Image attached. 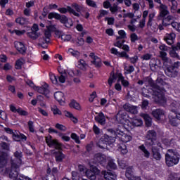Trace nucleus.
I'll return each instance as SVG.
<instances>
[{
	"instance_id": "nucleus-52",
	"label": "nucleus",
	"mask_w": 180,
	"mask_h": 180,
	"mask_svg": "<svg viewBox=\"0 0 180 180\" xmlns=\"http://www.w3.org/2000/svg\"><path fill=\"white\" fill-rule=\"evenodd\" d=\"M13 139L15 141H26L27 138L23 136H13Z\"/></svg>"
},
{
	"instance_id": "nucleus-59",
	"label": "nucleus",
	"mask_w": 180,
	"mask_h": 180,
	"mask_svg": "<svg viewBox=\"0 0 180 180\" xmlns=\"http://www.w3.org/2000/svg\"><path fill=\"white\" fill-rule=\"evenodd\" d=\"M110 11L112 13H116V12L119 11V7H117V4H114L112 6H110Z\"/></svg>"
},
{
	"instance_id": "nucleus-58",
	"label": "nucleus",
	"mask_w": 180,
	"mask_h": 180,
	"mask_svg": "<svg viewBox=\"0 0 180 180\" xmlns=\"http://www.w3.org/2000/svg\"><path fill=\"white\" fill-rule=\"evenodd\" d=\"M28 129L31 133H34V124L32 121L28 122Z\"/></svg>"
},
{
	"instance_id": "nucleus-21",
	"label": "nucleus",
	"mask_w": 180,
	"mask_h": 180,
	"mask_svg": "<svg viewBox=\"0 0 180 180\" xmlns=\"http://www.w3.org/2000/svg\"><path fill=\"white\" fill-rule=\"evenodd\" d=\"M51 154L55 157L56 162H63V159L65 158V155H64L60 151L51 150Z\"/></svg>"
},
{
	"instance_id": "nucleus-36",
	"label": "nucleus",
	"mask_w": 180,
	"mask_h": 180,
	"mask_svg": "<svg viewBox=\"0 0 180 180\" xmlns=\"http://www.w3.org/2000/svg\"><path fill=\"white\" fill-rule=\"evenodd\" d=\"M76 67L80 70H85V68H86V63H85V60H79L76 63Z\"/></svg>"
},
{
	"instance_id": "nucleus-23",
	"label": "nucleus",
	"mask_w": 180,
	"mask_h": 180,
	"mask_svg": "<svg viewBox=\"0 0 180 180\" xmlns=\"http://www.w3.org/2000/svg\"><path fill=\"white\" fill-rule=\"evenodd\" d=\"M175 33H170V34H167L164 38V39L166 41V43H167L169 46L171 44H174V40H175Z\"/></svg>"
},
{
	"instance_id": "nucleus-24",
	"label": "nucleus",
	"mask_w": 180,
	"mask_h": 180,
	"mask_svg": "<svg viewBox=\"0 0 180 180\" xmlns=\"http://www.w3.org/2000/svg\"><path fill=\"white\" fill-rule=\"evenodd\" d=\"M10 110L13 112V113H19V115H21L22 116H26L27 115V112L22 110L21 108H16L15 105H10Z\"/></svg>"
},
{
	"instance_id": "nucleus-48",
	"label": "nucleus",
	"mask_w": 180,
	"mask_h": 180,
	"mask_svg": "<svg viewBox=\"0 0 180 180\" xmlns=\"http://www.w3.org/2000/svg\"><path fill=\"white\" fill-rule=\"evenodd\" d=\"M176 9H178V3L176 1L172 2V6L170 11L172 13H176Z\"/></svg>"
},
{
	"instance_id": "nucleus-53",
	"label": "nucleus",
	"mask_w": 180,
	"mask_h": 180,
	"mask_svg": "<svg viewBox=\"0 0 180 180\" xmlns=\"http://www.w3.org/2000/svg\"><path fill=\"white\" fill-rule=\"evenodd\" d=\"M167 20L168 22H169V20H174V16H172L171 15H167V17L165 20H163V21H162L163 26H168V25H170L169 23L165 22H167Z\"/></svg>"
},
{
	"instance_id": "nucleus-47",
	"label": "nucleus",
	"mask_w": 180,
	"mask_h": 180,
	"mask_svg": "<svg viewBox=\"0 0 180 180\" xmlns=\"http://www.w3.org/2000/svg\"><path fill=\"white\" fill-rule=\"evenodd\" d=\"M4 131H6L7 134H12V136H19V131H13L11 128H4Z\"/></svg>"
},
{
	"instance_id": "nucleus-15",
	"label": "nucleus",
	"mask_w": 180,
	"mask_h": 180,
	"mask_svg": "<svg viewBox=\"0 0 180 180\" xmlns=\"http://www.w3.org/2000/svg\"><path fill=\"white\" fill-rule=\"evenodd\" d=\"M89 57L91 58L92 64L96 65V67H101V65H102V60L99 57L95 56V53H91Z\"/></svg>"
},
{
	"instance_id": "nucleus-39",
	"label": "nucleus",
	"mask_w": 180,
	"mask_h": 180,
	"mask_svg": "<svg viewBox=\"0 0 180 180\" xmlns=\"http://www.w3.org/2000/svg\"><path fill=\"white\" fill-rule=\"evenodd\" d=\"M8 32L11 34H14V33L17 35V36H22L23 34H25V33H26V30H9Z\"/></svg>"
},
{
	"instance_id": "nucleus-35",
	"label": "nucleus",
	"mask_w": 180,
	"mask_h": 180,
	"mask_svg": "<svg viewBox=\"0 0 180 180\" xmlns=\"http://www.w3.org/2000/svg\"><path fill=\"white\" fill-rule=\"evenodd\" d=\"M117 78V75L116 76V75H115V72H111L110 75V77L108 79V84L110 86H112V84L114 83V82H116V79Z\"/></svg>"
},
{
	"instance_id": "nucleus-9",
	"label": "nucleus",
	"mask_w": 180,
	"mask_h": 180,
	"mask_svg": "<svg viewBox=\"0 0 180 180\" xmlns=\"http://www.w3.org/2000/svg\"><path fill=\"white\" fill-rule=\"evenodd\" d=\"M32 32L27 33V36L32 39V40H36V39H39L40 37V33L39 32V25L37 24H34L32 29Z\"/></svg>"
},
{
	"instance_id": "nucleus-11",
	"label": "nucleus",
	"mask_w": 180,
	"mask_h": 180,
	"mask_svg": "<svg viewBox=\"0 0 180 180\" xmlns=\"http://www.w3.org/2000/svg\"><path fill=\"white\" fill-rule=\"evenodd\" d=\"M54 98L62 106L65 105V96H64V93L57 91L54 94Z\"/></svg>"
},
{
	"instance_id": "nucleus-57",
	"label": "nucleus",
	"mask_w": 180,
	"mask_h": 180,
	"mask_svg": "<svg viewBox=\"0 0 180 180\" xmlns=\"http://www.w3.org/2000/svg\"><path fill=\"white\" fill-rule=\"evenodd\" d=\"M152 58H153V55L150 53H146L141 57V60H143L146 61L148 60H151Z\"/></svg>"
},
{
	"instance_id": "nucleus-44",
	"label": "nucleus",
	"mask_w": 180,
	"mask_h": 180,
	"mask_svg": "<svg viewBox=\"0 0 180 180\" xmlns=\"http://www.w3.org/2000/svg\"><path fill=\"white\" fill-rule=\"evenodd\" d=\"M1 150H5L6 151H9V145L5 142H2L1 143H0V153H5L2 151Z\"/></svg>"
},
{
	"instance_id": "nucleus-3",
	"label": "nucleus",
	"mask_w": 180,
	"mask_h": 180,
	"mask_svg": "<svg viewBox=\"0 0 180 180\" xmlns=\"http://www.w3.org/2000/svg\"><path fill=\"white\" fill-rule=\"evenodd\" d=\"M153 95L155 96V99L156 102L158 103H165L166 99L164 96V94H165V90L162 89V87H160L158 85H155L153 87Z\"/></svg>"
},
{
	"instance_id": "nucleus-55",
	"label": "nucleus",
	"mask_w": 180,
	"mask_h": 180,
	"mask_svg": "<svg viewBox=\"0 0 180 180\" xmlns=\"http://www.w3.org/2000/svg\"><path fill=\"white\" fill-rule=\"evenodd\" d=\"M14 155H15V158L18 160V164H21L22 163V160H20V158H22V152L21 151H16L14 153Z\"/></svg>"
},
{
	"instance_id": "nucleus-46",
	"label": "nucleus",
	"mask_w": 180,
	"mask_h": 180,
	"mask_svg": "<svg viewBox=\"0 0 180 180\" xmlns=\"http://www.w3.org/2000/svg\"><path fill=\"white\" fill-rule=\"evenodd\" d=\"M15 22L18 23V25H26V23H27V20L23 17H19L15 19Z\"/></svg>"
},
{
	"instance_id": "nucleus-18",
	"label": "nucleus",
	"mask_w": 180,
	"mask_h": 180,
	"mask_svg": "<svg viewBox=\"0 0 180 180\" xmlns=\"http://www.w3.org/2000/svg\"><path fill=\"white\" fill-rule=\"evenodd\" d=\"M101 175H103L105 179L106 180H116L117 176L115 174V173L111 172H106L105 170H103L101 172Z\"/></svg>"
},
{
	"instance_id": "nucleus-60",
	"label": "nucleus",
	"mask_w": 180,
	"mask_h": 180,
	"mask_svg": "<svg viewBox=\"0 0 180 180\" xmlns=\"http://www.w3.org/2000/svg\"><path fill=\"white\" fill-rule=\"evenodd\" d=\"M42 180H56V176L54 174H49L42 177Z\"/></svg>"
},
{
	"instance_id": "nucleus-32",
	"label": "nucleus",
	"mask_w": 180,
	"mask_h": 180,
	"mask_svg": "<svg viewBox=\"0 0 180 180\" xmlns=\"http://www.w3.org/2000/svg\"><path fill=\"white\" fill-rule=\"evenodd\" d=\"M64 113H65V116L66 117H69V119H70V120H72L73 123H78V119L74 117V115H72V113L68 111H65Z\"/></svg>"
},
{
	"instance_id": "nucleus-19",
	"label": "nucleus",
	"mask_w": 180,
	"mask_h": 180,
	"mask_svg": "<svg viewBox=\"0 0 180 180\" xmlns=\"http://www.w3.org/2000/svg\"><path fill=\"white\" fill-rule=\"evenodd\" d=\"M14 46L16 50H18V51L21 54H25V53H26V46L23 43L20 41H15L14 43Z\"/></svg>"
},
{
	"instance_id": "nucleus-54",
	"label": "nucleus",
	"mask_w": 180,
	"mask_h": 180,
	"mask_svg": "<svg viewBox=\"0 0 180 180\" xmlns=\"http://www.w3.org/2000/svg\"><path fill=\"white\" fill-rule=\"evenodd\" d=\"M120 140L122 143H129L131 140V136H122Z\"/></svg>"
},
{
	"instance_id": "nucleus-41",
	"label": "nucleus",
	"mask_w": 180,
	"mask_h": 180,
	"mask_svg": "<svg viewBox=\"0 0 180 180\" xmlns=\"http://www.w3.org/2000/svg\"><path fill=\"white\" fill-rule=\"evenodd\" d=\"M155 140V136H146V143L148 144V146H154Z\"/></svg>"
},
{
	"instance_id": "nucleus-30",
	"label": "nucleus",
	"mask_w": 180,
	"mask_h": 180,
	"mask_svg": "<svg viewBox=\"0 0 180 180\" xmlns=\"http://www.w3.org/2000/svg\"><path fill=\"white\" fill-rule=\"evenodd\" d=\"M68 54H70V56H72L73 57H75L76 58H79V56H81V53L78 51L74 50V49L70 48L67 51Z\"/></svg>"
},
{
	"instance_id": "nucleus-63",
	"label": "nucleus",
	"mask_w": 180,
	"mask_h": 180,
	"mask_svg": "<svg viewBox=\"0 0 180 180\" xmlns=\"http://www.w3.org/2000/svg\"><path fill=\"white\" fill-rule=\"evenodd\" d=\"M124 43V41H117L114 43V46L115 47H118V49H122L123 44Z\"/></svg>"
},
{
	"instance_id": "nucleus-43",
	"label": "nucleus",
	"mask_w": 180,
	"mask_h": 180,
	"mask_svg": "<svg viewBox=\"0 0 180 180\" xmlns=\"http://www.w3.org/2000/svg\"><path fill=\"white\" fill-rule=\"evenodd\" d=\"M143 119L145 120V123L148 127H150L151 126V117H150L149 115L143 114Z\"/></svg>"
},
{
	"instance_id": "nucleus-64",
	"label": "nucleus",
	"mask_w": 180,
	"mask_h": 180,
	"mask_svg": "<svg viewBox=\"0 0 180 180\" xmlns=\"http://www.w3.org/2000/svg\"><path fill=\"white\" fill-rule=\"evenodd\" d=\"M118 57L120 58H129V55L126 51H122L118 53Z\"/></svg>"
},
{
	"instance_id": "nucleus-50",
	"label": "nucleus",
	"mask_w": 180,
	"mask_h": 180,
	"mask_svg": "<svg viewBox=\"0 0 180 180\" xmlns=\"http://www.w3.org/2000/svg\"><path fill=\"white\" fill-rule=\"evenodd\" d=\"M49 77H50V79H51L52 84H53L54 85H57V84H58V80L57 79V77H56V75L54 74L50 73Z\"/></svg>"
},
{
	"instance_id": "nucleus-26",
	"label": "nucleus",
	"mask_w": 180,
	"mask_h": 180,
	"mask_svg": "<svg viewBox=\"0 0 180 180\" xmlns=\"http://www.w3.org/2000/svg\"><path fill=\"white\" fill-rule=\"evenodd\" d=\"M124 109L127 110V112H130V113H133L136 115L137 113V107L131 105L130 104H125L123 106Z\"/></svg>"
},
{
	"instance_id": "nucleus-37",
	"label": "nucleus",
	"mask_w": 180,
	"mask_h": 180,
	"mask_svg": "<svg viewBox=\"0 0 180 180\" xmlns=\"http://www.w3.org/2000/svg\"><path fill=\"white\" fill-rule=\"evenodd\" d=\"M139 150H142V152L143 153V156L146 158H150V153L147 150V148H146V146H144V145H141V146H139Z\"/></svg>"
},
{
	"instance_id": "nucleus-61",
	"label": "nucleus",
	"mask_w": 180,
	"mask_h": 180,
	"mask_svg": "<svg viewBox=\"0 0 180 180\" xmlns=\"http://www.w3.org/2000/svg\"><path fill=\"white\" fill-rule=\"evenodd\" d=\"M118 34H119L120 39H126V37H127L126 32L123 30L118 31Z\"/></svg>"
},
{
	"instance_id": "nucleus-28",
	"label": "nucleus",
	"mask_w": 180,
	"mask_h": 180,
	"mask_svg": "<svg viewBox=\"0 0 180 180\" xmlns=\"http://www.w3.org/2000/svg\"><path fill=\"white\" fill-rule=\"evenodd\" d=\"M117 78L118 81L122 83V85H123L124 87L129 86L130 85V83H129V81L124 79V77H123V75L122 73H117Z\"/></svg>"
},
{
	"instance_id": "nucleus-49",
	"label": "nucleus",
	"mask_w": 180,
	"mask_h": 180,
	"mask_svg": "<svg viewBox=\"0 0 180 180\" xmlns=\"http://www.w3.org/2000/svg\"><path fill=\"white\" fill-rule=\"evenodd\" d=\"M25 63V60L23 59H18L15 63V68L16 70H20L22 68V65Z\"/></svg>"
},
{
	"instance_id": "nucleus-62",
	"label": "nucleus",
	"mask_w": 180,
	"mask_h": 180,
	"mask_svg": "<svg viewBox=\"0 0 180 180\" xmlns=\"http://www.w3.org/2000/svg\"><path fill=\"white\" fill-rule=\"evenodd\" d=\"M79 171L80 172V175H85V172L86 171V169L83 165H79Z\"/></svg>"
},
{
	"instance_id": "nucleus-1",
	"label": "nucleus",
	"mask_w": 180,
	"mask_h": 180,
	"mask_svg": "<svg viewBox=\"0 0 180 180\" xmlns=\"http://www.w3.org/2000/svg\"><path fill=\"white\" fill-rule=\"evenodd\" d=\"M160 54L162 60L164 61L163 65L165 68V72L166 75L171 77H176V75H178V71H176V68L179 67V62L174 63V65L171 67L172 65V60L167 58V53L160 51Z\"/></svg>"
},
{
	"instance_id": "nucleus-12",
	"label": "nucleus",
	"mask_w": 180,
	"mask_h": 180,
	"mask_svg": "<svg viewBox=\"0 0 180 180\" xmlns=\"http://www.w3.org/2000/svg\"><path fill=\"white\" fill-rule=\"evenodd\" d=\"M58 12H60V13H67L68 12H69V13H71L72 15H74L75 16L79 17V13L76 12V11L74 10L70 6H67V8H64V7L58 8Z\"/></svg>"
},
{
	"instance_id": "nucleus-10",
	"label": "nucleus",
	"mask_w": 180,
	"mask_h": 180,
	"mask_svg": "<svg viewBox=\"0 0 180 180\" xmlns=\"http://www.w3.org/2000/svg\"><path fill=\"white\" fill-rule=\"evenodd\" d=\"M8 153L0 152V172L4 171L6 164H8Z\"/></svg>"
},
{
	"instance_id": "nucleus-29",
	"label": "nucleus",
	"mask_w": 180,
	"mask_h": 180,
	"mask_svg": "<svg viewBox=\"0 0 180 180\" xmlns=\"http://www.w3.org/2000/svg\"><path fill=\"white\" fill-rule=\"evenodd\" d=\"M61 15L60 13H56V12H51L48 14V19H56V20H60Z\"/></svg>"
},
{
	"instance_id": "nucleus-8",
	"label": "nucleus",
	"mask_w": 180,
	"mask_h": 180,
	"mask_svg": "<svg viewBox=\"0 0 180 180\" xmlns=\"http://www.w3.org/2000/svg\"><path fill=\"white\" fill-rule=\"evenodd\" d=\"M169 119L172 126H178V124H180V114H175L174 110L169 114Z\"/></svg>"
},
{
	"instance_id": "nucleus-42",
	"label": "nucleus",
	"mask_w": 180,
	"mask_h": 180,
	"mask_svg": "<svg viewBox=\"0 0 180 180\" xmlns=\"http://www.w3.org/2000/svg\"><path fill=\"white\" fill-rule=\"evenodd\" d=\"M108 133H110V134H112L114 136H123V134H124V133L119 129H117L116 131L113 130V129H108Z\"/></svg>"
},
{
	"instance_id": "nucleus-16",
	"label": "nucleus",
	"mask_w": 180,
	"mask_h": 180,
	"mask_svg": "<svg viewBox=\"0 0 180 180\" xmlns=\"http://www.w3.org/2000/svg\"><path fill=\"white\" fill-rule=\"evenodd\" d=\"M143 124V121L141 119L134 118L131 119L128 123V126L130 129H133L134 127L141 126Z\"/></svg>"
},
{
	"instance_id": "nucleus-25",
	"label": "nucleus",
	"mask_w": 180,
	"mask_h": 180,
	"mask_svg": "<svg viewBox=\"0 0 180 180\" xmlns=\"http://www.w3.org/2000/svg\"><path fill=\"white\" fill-rule=\"evenodd\" d=\"M152 155L154 160H156V161H160L162 158L160 150L155 147L152 148Z\"/></svg>"
},
{
	"instance_id": "nucleus-14",
	"label": "nucleus",
	"mask_w": 180,
	"mask_h": 180,
	"mask_svg": "<svg viewBox=\"0 0 180 180\" xmlns=\"http://www.w3.org/2000/svg\"><path fill=\"white\" fill-rule=\"evenodd\" d=\"M152 114L157 120H164L165 119V112L161 109L153 111Z\"/></svg>"
},
{
	"instance_id": "nucleus-22",
	"label": "nucleus",
	"mask_w": 180,
	"mask_h": 180,
	"mask_svg": "<svg viewBox=\"0 0 180 180\" xmlns=\"http://www.w3.org/2000/svg\"><path fill=\"white\" fill-rule=\"evenodd\" d=\"M172 49L169 51L171 57H173L174 58H178L179 56L178 55L176 51H178V50H180V43L178 42L176 44V46H172Z\"/></svg>"
},
{
	"instance_id": "nucleus-31",
	"label": "nucleus",
	"mask_w": 180,
	"mask_h": 180,
	"mask_svg": "<svg viewBox=\"0 0 180 180\" xmlns=\"http://www.w3.org/2000/svg\"><path fill=\"white\" fill-rule=\"evenodd\" d=\"M84 175H86V176H87L89 179H91V180L96 179V175H95V173L90 169L86 170Z\"/></svg>"
},
{
	"instance_id": "nucleus-34",
	"label": "nucleus",
	"mask_w": 180,
	"mask_h": 180,
	"mask_svg": "<svg viewBox=\"0 0 180 180\" xmlns=\"http://www.w3.org/2000/svg\"><path fill=\"white\" fill-rule=\"evenodd\" d=\"M124 74H131V72H134V67L133 65L127 66V65L124 63Z\"/></svg>"
},
{
	"instance_id": "nucleus-27",
	"label": "nucleus",
	"mask_w": 180,
	"mask_h": 180,
	"mask_svg": "<svg viewBox=\"0 0 180 180\" xmlns=\"http://www.w3.org/2000/svg\"><path fill=\"white\" fill-rule=\"evenodd\" d=\"M95 120L100 123V124H105L106 123V118L103 112H99L98 115L95 117Z\"/></svg>"
},
{
	"instance_id": "nucleus-20",
	"label": "nucleus",
	"mask_w": 180,
	"mask_h": 180,
	"mask_svg": "<svg viewBox=\"0 0 180 180\" xmlns=\"http://www.w3.org/2000/svg\"><path fill=\"white\" fill-rule=\"evenodd\" d=\"M160 16L161 18H165L167 15H169V11H168V6L165 4L160 5Z\"/></svg>"
},
{
	"instance_id": "nucleus-7",
	"label": "nucleus",
	"mask_w": 180,
	"mask_h": 180,
	"mask_svg": "<svg viewBox=\"0 0 180 180\" xmlns=\"http://www.w3.org/2000/svg\"><path fill=\"white\" fill-rule=\"evenodd\" d=\"M46 142L49 147H53L56 150H61L63 145L57 139H53L51 136H46Z\"/></svg>"
},
{
	"instance_id": "nucleus-5",
	"label": "nucleus",
	"mask_w": 180,
	"mask_h": 180,
	"mask_svg": "<svg viewBox=\"0 0 180 180\" xmlns=\"http://www.w3.org/2000/svg\"><path fill=\"white\" fill-rule=\"evenodd\" d=\"M115 141L116 137L115 136H103L99 139L97 146L100 148H108V145L110 146V144H113Z\"/></svg>"
},
{
	"instance_id": "nucleus-51",
	"label": "nucleus",
	"mask_w": 180,
	"mask_h": 180,
	"mask_svg": "<svg viewBox=\"0 0 180 180\" xmlns=\"http://www.w3.org/2000/svg\"><path fill=\"white\" fill-rule=\"evenodd\" d=\"M82 175L79 174L78 172H72V180H80Z\"/></svg>"
},
{
	"instance_id": "nucleus-2",
	"label": "nucleus",
	"mask_w": 180,
	"mask_h": 180,
	"mask_svg": "<svg viewBox=\"0 0 180 180\" xmlns=\"http://www.w3.org/2000/svg\"><path fill=\"white\" fill-rule=\"evenodd\" d=\"M165 161L167 167H174L179 162V153L175 149L167 150L165 154Z\"/></svg>"
},
{
	"instance_id": "nucleus-40",
	"label": "nucleus",
	"mask_w": 180,
	"mask_h": 180,
	"mask_svg": "<svg viewBox=\"0 0 180 180\" xmlns=\"http://www.w3.org/2000/svg\"><path fill=\"white\" fill-rule=\"evenodd\" d=\"M70 108H73L76 110H81V105L75 101H72L69 104Z\"/></svg>"
},
{
	"instance_id": "nucleus-17",
	"label": "nucleus",
	"mask_w": 180,
	"mask_h": 180,
	"mask_svg": "<svg viewBox=\"0 0 180 180\" xmlns=\"http://www.w3.org/2000/svg\"><path fill=\"white\" fill-rule=\"evenodd\" d=\"M34 91H37L39 94H42V95H49L50 91H49V85L44 84L41 87L35 86L34 87Z\"/></svg>"
},
{
	"instance_id": "nucleus-56",
	"label": "nucleus",
	"mask_w": 180,
	"mask_h": 180,
	"mask_svg": "<svg viewBox=\"0 0 180 180\" xmlns=\"http://www.w3.org/2000/svg\"><path fill=\"white\" fill-rule=\"evenodd\" d=\"M108 167H109V168H110V169H116V168H117L116 163L115 162H113V160H109Z\"/></svg>"
},
{
	"instance_id": "nucleus-4",
	"label": "nucleus",
	"mask_w": 180,
	"mask_h": 180,
	"mask_svg": "<svg viewBox=\"0 0 180 180\" xmlns=\"http://www.w3.org/2000/svg\"><path fill=\"white\" fill-rule=\"evenodd\" d=\"M4 174H7L11 179H18V175H19V165H17L16 162L12 160L11 168H6Z\"/></svg>"
},
{
	"instance_id": "nucleus-33",
	"label": "nucleus",
	"mask_w": 180,
	"mask_h": 180,
	"mask_svg": "<svg viewBox=\"0 0 180 180\" xmlns=\"http://www.w3.org/2000/svg\"><path fill=\"white\" fill-rule=\"evenodd\" d=\"M57 33L60 34L59 37H60L63 41H70L71 40V36L70 34H63L61 32H58Z\"/></svg>"
},
{
	"instance_id": "nucleus-13",
	"label": "nucleus",
	"mask_w": 180,
	"mask_h": 180,
	"mask_svg": "<svg viewBox=\"0 0 180 180\" xmlns=\"http://www.w3.org/2000/svg\"><path fill=\"white\" fill-rule=\"evenodd\" d=\"M60 23H62V25H64L65 27H71L72 25H74L72 19L68 18L67 16L64 15H63L62 17H60Z\"/></svg>"
},
{
	"instance_id": "nucleus-6",
	"label": "nucleus",
	"mask_w": 180,
	"mask_h": 180,
	"mask_svg": "<svg viewBox=\"0 0 180 180\" xmlns=\"http://www.w3.org/2000/svg\"><path fill=\"white\" fill-rule=\"evenodd\" d=\"M46 29L47 30L44 32V38L39 39L40 44L49 43L50 41V37H51V32H56V30H57L56 25H51L49 26H46Z\"/></svg>"
},
{
	"instance_id": "nucleus-38",
	"label": "nucleus",
	"mask_w": 180,
	"mask_h": 180,
	"mask_svg": "<svg viewBox=\"0 0 180 180\" xmlns=\"http://www.w3.org/2000/svg\"><path fill=\"white\" fill-rule=\"evenodd\" d=\"M155 15H157V12L153 11L148 15V22L147 23L148 26H153V20L155 18Z\"/></svg>"
},
{
	"instance_id": "nucleus-45",
	"label": "nucleus",
	"mask_w": 180,
	"mask_h": 180,
	"mask_svg": "<svg viewBox=\"0 0 180 180\" xmlns=\"http://www.w3.org/2000/svg\"><path fill=\"white\" fill-rule=\"evenodd\" d=\"M51 112H53V115H59V116H60V115H62L63 113L61 112V110H60V109H58V107H57V105H53L51 108Z\"/></svg>"
}]
</instances>
